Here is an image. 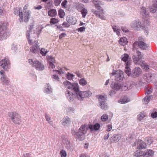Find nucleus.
Returning a JSON list of instances; mask_svg holds the SVG:
<instances>
[{
	"instance_id": "f257e3e1",
	"label": "nucleus",
	"mask_w": 157,
	"mask_h": 157,
	"mask_svg": "<svg viewBox=\"0 0 157 157\" xmlns=\"http://www.w3.org/2000/svg\"><path fill=\"white\" fill-rule=\"evenodd\" d=\"M86 130H89L90 132L93 133L98 130V123L94 124H85L82 125L79 129L76 131L73 128L71 129V132L73 136L76 137L80 140H82L84 139L85 134L86 132Z\"/></svg>"
},
{
	"instance_id": "f03ea898",
	"label": "nucleus",
	"mask_w": 157,
	"mask_h": 157,
	"mask_svg": "<svg viewBox=\"0 0 157 157\" xmlns=\"http://www.w3.org/2000/svg\"><path fill=\"white\" fill-rule=\"evenodd\" d=\"M75 94H73L68 90L65 92L66 95L67 97L69 98V101H73V99L76 97L80 100H82L84 98H87L90 97L92 94L91 92L89 90L85 91H80L79 89L77 90Z\"/></svg>"
},
{
	"instance_id": "7ed1b4c3",
	"label": "nucleus",
	"mask_w": 157,
	"mask_h": 157,
	"mask_svg": "<svg viewBox=\"0 0 157 157\" xmlns=\"http://www.w3.org/2000/svg\"><path fill=\"white\" fill-rule=\"evenodd\" d=\"M30 51L33 53L35 54L37 53L40 51V54L43 56H45L49 52V51L46 50L44 48H42L40 50L39 46L37 43H35L32 47L30 48Z\"/></svg>"
},
{
	"instance_id": "20e7f679",
	"label": "nucleus",
	"mask_w": 157,
	"mask_h": 157,
	"mask_svg": "<svg viewBox=\"0 0 157 157\" xmlns=\"http://www.w3.org/2000/svg\"><path fill=\"white\" fill-rule=\"evenodd\" d=\"M8 116L10 117L13 122L14 124H20L19 121L21 120V117L18 113L15 112H9Z\"/></svg>"
},
{
	"instance_id": "39448f33",
	"label": "nucleus",
	"mask_w": 157,
	"mask_h": 157,
	"mask_svg": "<svg viewBox=\"0 0 157 157\" xmlns=\"http://www.w3.org/2000/svg\"><path fill=\"white\" fill-rule=\"evenodd\" d=\"M133 51H135L136 49L137 50L138 47L144 50H146L148 48L147 44L140 40L135 42L133 44Z\"/></svg>"
},
{
	"instance_id": "423d86ee",
	"label": "nucleus",
	"mask_w": 157,
	"mask_h": 157,
	"mask_svg": "<svg viewBox=\"0 0 157 157\" xmlns=\"http://www.w3.org/2000/svg\"><path fill=\"white\" fill-rule=\"evenodd\" d=\"M63 84L64 85L66 86V87H67V89H72L75 92V94L77 91V90H79L78 85L77 82H74L71 83L70 82L66 81L63 82Z\"/></svg>"
},
{
	"instance_id": "0eeeda50",
	"label": "nucleus",
	"mask_w": 157,
	"mask_h": 157,
	"mask_svg": "<svg viewBox=\"0 0 157 157\" xmlns=\"http://www.w3.org/2000/svg\"><path fill=\"white\" fill-rule=\"evenodd\" d=\"M130 26L132 28L137 30H140L145 27L144 25L141 24L139 20L132 21L130 24Z\"/></svg>"
},
{
	"instance_id": "6e6552de",
	"label": "nucleus",
	"mask_w": 157,
	"mask_h": 157,
	"mask_svg": "<svg viewBox=\"0 0 157 157\" xmlns=\"http://www.w3.org/2000/svg\"><path fill=\"white\" fill-rule=\"evenodd\" d=\"M115 75L116 81L121 82L124 78L123 72L121 70L114 71L111 74V76Z\"/></svg>"
},
{
	"instance_id": "1a4fd4ad",
	"label": "nucleus",
	"mask_w": 157,
	"mask_h": 157,
	"mask_svg": "<svg viewBox=\"0 0 157 157\" xmlns=\"http://www.w3.org/2000/svg\"><path fill=\"white\" fill-rule=\"evenodd\" d=\"M7 24L6 22L1 21L0 22V40L5 38L6 33L5 30L7 28Z\"/></svg>"
},
{
	"instance_id": "9d476101",
	"label": "nucleus",
	"mask_w": 157,
	"mask_h": 157,
	"mask_svg": "<svg viewBox=\"0 0 157 157\" xmlns=\"http://www.w3.org/2000/svg\"><path fill=\"white\" fill-rule=\"evenodd\" d=\"M134 52H136V55H134L132 57L133 62L136 64H138V62L140 61L141 60L144 59V56L140 52L137 50H135V51H133Z\"/></svg>"
},
{
	"instance_id": "9b49d317",
	"label": "nucleus",
	"mask_w": 157,
	"mask_h": 157,
	"mask_svg": "<svg viewBox=\"0 0 157 157\" xmlns=\"http://www.w3.org/2000/svg\"><path fill=\"white\" fill-rule=\"evenodd\" d=\"M157 78V75L153 73H148L145 74L143 76L144 80L148 83H150L155 78Z\"/></svg>"
},
{
	"instance_id": "f8f14e48",
	"label": "nucleus",
	"mask_w": 157,
	"mask_h": 157,
	"mask_svg": "<svg viewBox=\"0 0 157 157\" xmlns=\"http://www.w3.org/2000/svg\"><path fill=\"white\" fill-rule=\"evenodd\" d=\"M137 145V147L139 149H145L146 147V144L142 140H136L133 144V146H136Z\"/></svg>"
},
{
	"instance_id": "ddd939ff",
	"label": "nucleus",
	"mask_w": 157,
	"mask_h": 157,
	"mask_svg": "<svg viewBox=\"0 0 157 157\" xmlns=\"http://www.w3.org/2000/svg\"><path fill=\"white\" fill-rule=\"evenodd\" d=\"M142 74V71L140 68L139 67H137L132 71L131 76L133 78H136L140 76Z\"/></svg>"
},
{
	"instance_id": "4468645a",
	"label": "nucleus",
	"mask_w": 157,
	"mask_h": 157,
	"mask_svg": "<svg viewBox=\"0 0 157 157\" xmlns=\"http://www.w3.org/2000/svg\"><path fill=\"white\" fill-rule=\"evenodd\" d=\"M10 61L6 59L2 60L0 61V66L6 71L10 68Z\"/></svg>"
},
{
	"instance_id": "2eb2a0df",
	"label": "nucleus",
	"mask_w": 157,
	"mask_h": 157,
	"mask_svg": "<svg viewBox=\"0 0 157 157\" xmlns=\"http://www.w3.org/2000/svg\"><path fill=\"white\" fill-rule=\"evenodd\" d=\"M14 12L15 15L19 16L20 17V22H23V16L22 9L20 7H16L14 9Z\"/></svg>"
},
{
	"instance_id": "dca6fc26",
	"label": "nucleus",
	"mask_w": 157,
	"mask_h": 157,
	"mask_svg": "<svg viewBox=\"0 0 157 157\" xmlns=\"http://www.w3.org/2000/svg\"><path fill=\"white\" fill-rule=\"evenodd\" d=\"M103 2L99 1V18L103 20H105V17L104 15L105 11L103 10L102 7L100 6V5H103Z\"/></svg>"
},
{
	"instance_id": "f3484780",
	"label": "nucleus",
	"mask_w": 157,
	"mask_h": 157,
	"mask_svg": "<svg viewBox=\"0 0 157 157\" xmlns=\"http://www.w3.org/2000/svg\"><path fill=\"white\" fill-rule=\"evenodd\" d=\"M122 60L125 62V65H130L131 61V58L126 53L122 55L121 57Z\"/></svg>"
},
{
	"instance_id": "a211bd4d",
	"label": "nucleus",
	"mask_w": 157,
	"mask_h": 157,
	"mask_svg": "<svg viewBox=\"0 0 157 157\" xmlns=\"http://www.w3.org/2000/svg\"><path fill=\"white\" fill-rule=\"evenodd\" d=\"M33 67L39 71H42L44 69V66L38 60H35L33 61Z\"/></svg>"
},
{
	"instance_id": "6ab92c4d",
	"label": "nucleus",
	"mask_w": 157,
	"mask_h": 157,
	"mask_svg": "<svg viewBox=\"0 0 157 157\" xmlns=\"http://www.w3.org/2000/svg\"><path fill=\"white\" fill-rule=\"evenodd\" d=\"M152 5L150 7V12L152 13H156L157 15V0H152Z\"/></svg>"
},
{
	"instance_id": "aec40b11",
	"label": "nucleus",
	"mask_w": 157,
	"mask_h": 157,
	"mask_svg": "<svg viewBox=\"0 0 157 157\" xmlns=\"http://www.w3.org/2000/svg\"><path fill=\"white\" fill-rule=\"evenodd\" d=\"M121 138V135L120 134H115L109 138V143L111 144L117 142Z\"/></svg>"
},
{
	"instance_id": "412c9836",
	"label": "nucleus",
	"mask_w": 157,
	"mask_h": 157,
	"mask_svg": "<svg viewBox=\"0 0 157 157\" xmlns=\"http://www.w3.org/2000/svg\"><path fill=\"white\" fill-rule=\"evenodd\" d=\"M65 141L64 144L65 145V147L66 149L71 151H73L74 147L73 145L71 144L70 141L67 139H64Z\"/></svg>"
},
{
	"instance_id": "4be33fe9",
	"label": "nucleus",
	"mask_w": 157,
	"mask_h": 157,
	"mask_svg": "<svg viewBox=\"0 0 157 157\" xmlns=\"http://www.w3.org/2000/svg\"><path fill=\"white\" fill-rule=\"evenodd\" d=\"M92 2L94 4V6L96 10L92 9L91 11L96 16L98 17V0H92Z\"/></svg>"
},
{
	"instance_id": "5701e85b",
	"label": "nucleus",
	"mask_w": 157,
	"mask_h": 157,
	"mask_svg": "<svg viewBox=\"0 0 157 157\" xmlns=\"http://www.w3.org/2000/svg\"><path fill=\"white\" fill-rule=\"evenodd\" d=\"M67 22L72 25H75L76 22V19L75 18L71 16H68L66 18Z\"/></svg>"
},
{
	"instance_id": "b1692460",
	"label": "nucleus",
	"mask_w": 157,
	"mask_h": 157,
	"mask_svg": "<svg viewBox=\"0 0 157 157\" xmlns=\"http://www.w3.org/2000/svg\"><path fill=\"white\" fill-rule=\"evenodd\" d=\"M110 86L113 90L117 91L119 90L121 87L120 83L113 82L111 84Z\"/></svg>"
},
{
	"instance_id": "393cba45",
	"label": "nucleus",
	"mask_w": 157,
	"mask_h": 157,
	"mask_svg": "<svg viewBox=\"0 0 157 157\" xmlns=\"http://www.w3.org/2000/svg\"><path fill=\"white\" fill-rule=\"evenodd\" d=\"M154 154V152L152 150L147 149L143 151V157H152Z\"/></svg>"
},
{
	"instance_id": "a878e982",
	"label": "nucleus",
	"mask_w": 157,
	"mask_h": 157,
	"mask_svg": "<svg viewBox=\"0 0 157 157\" xmlns=\"http://www.w3.org/2000/svg\"><path fill=\"white\" fill-rule=\"evenodd\" d=\"M140 14L141 15L145 17H149V15L148 11L146 10L145 7L143 6L141 8Z\"/></svg>"
},
{
	"instance_id": "bb28decb",
	"label": "nucleus",
	"mask_w": 157,
	"mask_h": 157,
	"mask_svg": "<svg viewBox=\"0 0 157 157\" xmlns=\"http://www.w3.org/2000/svg\"><path fill=\"white\" fill-rule=\"evenodd\" d=\"M107 98L106 94L99 95V101L100 104L106 102Z\"/></svg>"
},
{
	"instance_id": "cd10ccee",
	"label": "nucleus",
	"mask_w": 157,
	"mask_h": 157,
	"mask_svg": "<svg viewBox=\"0 0 157 157\" xmlns=\"http://www.w3.org/2000/svg\"><path fill=\"white\" fill-rule=\"evenodd\" d=\"M2 84L8 85L10 82L9 79L6 76H2L0 78Z\"/></svg>"
},
{
	"instance_id": "c85d7f7f",
	"label": "nucleus",
	"mask_w": 157,
	"mask_h": 157,
	"mask_svg": "<svg viewBox=\"0 0 157 157\" xmlns=\"http://www.w3.org/2000/svg\"><path fill=\"white\" fill-rule=\"evenodd\" d=\"M130 101V99L127 96H124L123 98L119 101V103L125 104Z\"/></svg>"
},
{
	"instance_id": "c756f323",
	"label": "nucleus",
	"mask_w": 157,
	"mask_h": 157,
	"mask_svg": "<svg viewBox=\"0 0 157 157\" xmlns=\"http://www.w3.org/2000/svg\"><path fill=\"white\" fill-rule=\"evenodd\" d=\"M63 120L62 124L64 126H67L71 123L70 119L67 116L64 117Z\"/></svg>"
},
{
	"instance_id": "7c9ffc66",
	"label": "nucleus",
	"mask_w": 157,
	"mask_h": 157,
	"mask_svg": "<svg viewBox=\"0 0 157 157\" xmlns=\"http://www.w3.org/2000/svg\"><path fill=\"white\" fill-rule=\"evenodd\" d=\"M119 43L121 45L124 46L128 43L127 39L125 37H122L119 40Z\"/></svg>"
},
{
	"instance_id": "2f4dec72",
	"label": "nucleus",
	"mask_w": 157,
	"mask_h": 157,
	"mask_svg": "<svg viewBox=\"0 0 157 157\" xmlns=\"http://www.w3.org/2000/svg\"><path fill=\"white\" fill-rule=\"evenodd\" d=\"M48 16L51 17H55L57 15V12L55 9H51L48 11Z\"/></svg>"
},
{
	"instance_id": "473e14b6",
	"label": "nucleus",
	"mask_w": 157,
	"mask_h": 157,
	"mask_svg": "<svg viewBox=\"0 0 157 157\" xmlns=\"http://www.w3.org/2000/svg\"><path fill=\"white\" fill-rule=\"evenodd\" d=\"M134 156L136 157H139L143 156V151L140 150H137L134 153Z\"/></svg>"
},
{
	"instance_id": "72a5a7b5",
	"label": "nucleus",
	"mask_w": 157,
	"mask_h": 157,
	"mask_svg": "<svg viewBox=\"0 0 157 157\" xmlns=\"http://www.w3.org/2000/svg\"><path fill=\"white\" fill-rule=\"evenodd\" d=\"M73 4L74 6L77 10L82 9L84 7L83 4L77 2H74Z\"/></svg>"
},
{
	"instance_id": "f704fd0d",
	"label": "nucleus",
	"mask_w": 157,
	"mask_h": 157,
	"mask_svg": "<svg viewBox=\"0 0 157 157\" xmlns=\"http://www.w3.org/2000/svg\"><path fill=\"white\" fill-rule=\"evenodd\" d=\"M152 96H147L143 99V102L144 104L146 105L150 101Z\"/></svg>"
},
{
	"instance_id": "c9c22d12",
	"label": "nucleus",
	"mask_w": 157,
	"mask_h": 157,
	"mask_svg": "<svg viewBox=\"0 0 157 157\" xmlns=\"http://www.w3.org/2000/svg\"><path fill=\"white\" fill-rule=\"evenodd\" d=\"M30 18V11H28L25 13L24 17V22H27L29 21V19Z\"/></svg>"
},
{
	"instance_id": "e433bc0d",
	"label": "nucleus",
	"mask_w": 157,
	"mask_h": 157,
	"mask_svg": "<svg viewBox=\"0 0 157 157\" xmlns=\"http://www.w3.org/2000/svg\"><path fill=\"white\" fill-rule=\"evenodd\" d=\"M112 28L114 32L116 33L117 35H119L120 33V31H121V29L118 26H113Z\"/></svg>"
},
{
	"instance_id": "4c0bfd02",
	"label": "nucleus",
	"mask_w": 157,
	"mask_h": 157,
	"mask_svg": "<svg viewBox=\"0 0 157 157\" xmlns=\"http://www.w3.org/2000/svg\"><path fill=\"white\" fill-rule=\"evenodd\" d=\"M130 65H125V72L128 75V76H131V69L129 67Z\"/></svg>"
},
{
	"instance_id": "58836bf2",
	"label": "nucleus",
	"mask_w": 157,
	"mask_h": 157,
	"mask_svg": "<svg viewBox=\"0 0 157 157\" xmlns=\"http://www.w3.org/2000/svg\"><path fill=\"white\" fill-rule=\"evenodd\" d=\"M47 88L44 90V92L46 94H50L52 92V89L49 83L47 84Z\"/></svg>"
},
{
	"instance_id": "ea45409f",
	"label": "nucleus",
	"mask_w": 157,
	"mask_h": 157,
	"mask_svg": "<svg viewBox=\"0 0 157 157\" xmlns=\"http://www.w3.org/2000/svg\"><path fill=\"white\" fill-rule=\"evenodd\" d=\"M99 105L101 108L103 110H106L108 109V106L106 102L100 104Z\"/></svg>"
},
{
	"instance_id": "a19ab883",
	"label": "nucleus",
	"mask_w": 157,
	"mask_h": 157,
	"mask_svg": "<svg viewBox=\"0 0 157 157\" xmlns=\"http://www.w3.org/2000/svg\"><path fill=\"white\" fill-rule=\"evenodd\" d=\"M65 15L64 11L61 9L58 10V15L60 18H63Z\"/></svg>"
},
{
	"instance_id": "79ce46f5",
	"label": "nucleus",
	"mask_w": 157,
	"mask_h": 157,
	"mask_svg": "<svg viewBox=\"0 0 157 157\" xmlns=\"http://www.w3.org/2000/svg\"><path fill=\"white\" fill-rule=\"evenodd\" d=\"M135 84L134 82L132 81L128 82L127 84L128 90L132 89L135 86Z\"/></svg>"
},
{
	"instance_id": "37998d69",
	"label": "nucleus",
	"mask_w": 157,
	"mask_h": 157,
	"mask_svg": "<svg viewBox=\"0 0 157 157\" xmlns=\"http://www.w3.org/2000/svg\"><path fill=\"white\" fill-rule=\"evenodd\" d=\"M59 21V20L55 18H52L50 19V22L52 25H55L58 23Z\"/></svg>"
},
{
	"instance_id": "c03bdc74",
	"label": "nucleus",
	"mask_w": 157,
	"mask_h": 157,
	"mask_svg": "<svg viewBox=\"0 0 157 157\" xmlns=\"http://www.w3.org/2000/svg\"><path fill=\"white\" fill-rule=\"evenodd\" d=\"M81 12L82 15V17L85 18L87 13V10L86 9L83 8L81 10Z\"/></svg>"
},
{
	"instance_id": "a18cd8bd",
	"label": "nucleus",
	"mask_w": 157,
	"mask_h": 157,
	"mask_svg": "<svg viewBox=\"0 0 157 157\" xmlns=\"http://www.w3.org/2000/svg\"><path fill=\"white\" fill-rule=\"evenodd\" d=\"M74 76V75L71 74L69 72H68L66 74V78L69 80L73 79Z\"/></svg>"
},
{
	"instance_id": "49530a36",
	"label": "nucleus",
	"mask_w": 157,
	"mask_h": 157,
	"mask_svg": "<svg viewBox=\"0 0 157 157\" xmlns=\"http://www.w3.org/2000/svg\"><path fill=\"white\" fill-rule=\"evenodd\" d=\"M79 83L82 86H85L87 83V81L85 80L84 78H81L79 81Z\"/></svg>"
},
{
	"instance_id": "de8ad7c7",
	"label": "nucleus",
	"mask_w": 157,
	"mask_h": 157,
	"mask_svg": "<svg viewBox=\"0 0 157 157\" xmlns=\"http://www.w3.org/2000/svg\"><path fill=\"white\" fill-rule=\"evenodd\" d=\"M45 118L46 121L48 122V123L52 125L53 124V122L52 121H51V119L50 116L47 114H46Z\"/></svg>"
},
{
	"instance_id": "09e8293b",
	"label": "nucleus",
	"mask_w": 157,
	"mask_h": 157,
	"mask_svg": "<svg viewBox=\"0 0 157 157\" xmlns=\"http://www.w3.org/2000/svg\"><path fill=\"white\" fill-rule=\"evenodd\" d=\"M48 57L49 63H55V60L54 57L52 56H48Z\"/></svg>"
},
{
	"instance_id": "8fccbe9b",
	"label": "nucleus",
	"mask_w": 157,
	"mask_h": 157,
	"mask_svg": "<svg viewBox=\"0 0 157 157\" xmlns=\"http://www.w3.org/2000/svg\"><path fill=\"white\" fill-rule=\"evenodd\" d=\"M108 117V115L106 114H103L101 117V119L103 121H106Z\"/></svg>"
},
{
	"instance_id": "3c124183",
	"label": "nucleus",
	"mask_w": 157,
	"mask_h": 157,
	"mask_svg": "<svg viewBox=\"0 0 157 157\" xmlns=\"http://www.w3.org/2000/svg\"><path fill=\"white\" fill-rule=\"evenodd\" d=\"M60 154L61 157H66L67 153L66 151L63 149L60 151Z\"/></svg>"
},
{
	"instance_id": "603ef678",
	"label": "nucleus",
	"mask_w": 157,
	"mask_h": 157,
	"mask_svg": "<svg viewBox=\"0 0 157 157\" xmlns=\"http://www.w3.org/2000/svg\"><path fill=\"white\" fill-rule=\"evenodd\" d=\"M145 113L144 112H141L138 116V119L140 120H141L145 117Z\"/></svg>"
},
{
	"instance_id": "864d4df0",
	"label": "nucleus",
	"mask_w": 157,
	"mask_h": 157,
	"mask_svg": "<svg viewBox=\"0 0 157 157\" xmlns=\"http://www.w3.org/2000/svg\"><path fill=\"white\" fill-rule=\"evenodd\" d=\"M67 4V0H64L61 3V6L62 8L63 9H66Z\"/></svg>"
},
{
	"instance_id": "5fc2aeb1",
	"label": "nucleus",
	"mask_w": 157,
	"mask_h": 157,
	"mask_svg": "<svg viewBox=\"0 0 157 157\" xmlns=\"http://www.w3.org/2000/svg\"><path fill=\"white\" fill-rule=\"evenodd\" d=\"M141 66L145 69L146 70H147L149 69V66L146 63H142L141 64Z\"/></svg>"
},
{
	"instance_id": "6e6d98bb",
	"label": "nucleus",
	"mask_w": 157,
	"mask_h": 157,
	"mask_svg": "<svg viewBox=\"0 0 157 157\" xmlns=\"http://www.w3.org/2000/svg\"><path fill=\"white\" fill-rule=\"evenodd\" d=\"M62 0H54V2L55 3V6H58Z\"/></svg>"
},
{
	"instance_id": "4d7b16f0",
	"label": "nucleus",
	"mask_w": 157,
	"mask_h": 157,
	"mask_svg": "<svg viewBox=\"0 0 157 157\" xmlns=\"http://www.w3.org/2000/svg\"><path fill=\"white\" fill-rule=\"evenodd\" d=\"M106 128V131L108 132H109L112 130V126L110 124H109L107 125Z\"/></svg>"
},
{
	"instance_id": "13d9d810",
	"label": "nucleus",
	"mask_w": 157,
	"mask_h": 157,
	"mask_svg": "<svg viewBox=\"0 0 157 157\" xmlns=\"http://www.w3.org/2000/svg\"><path fill=\"white\" fill-rule=\"evenodd\" d=\"M86 29V28L84 26H82L79 28H78L77 29V30L78 32H82L83 31L85 30V29Z\"/></svg>"
},
{
	"instance_id": "bf43d9fd",
	"label": "nucleus",
	"mask_w": 157,
	"mask_h": 157,
	"mask_svg": "<svg viewBox=\"0 0 157 157\" xmlns=\"http://www.w3.org/2000/svg\"><path fill=\"white\" fill-rule=\"evenodd\" d=\"M32 32V31H30L29 30H27L26 32V37L27 39H29V38H30V33Z\"/></svg>"
},
{
	"instance_id": "052dcab7",
	"label": "nucleus",
	"mask_w": 157,
	"mask_h": 157,
	"mask_svg": "<svg viewBox=\"0 0 157 157\" xmlns=\"http://www.w3.org/2000/svg\"><path fill=\"white\" fill-rule=\"evenodd\" d=\"M53 71L54 72H58L59 74H61L62 73H63V72L62 71V69L61 68L58 70H53Z\"/></svg>"
},
{
	"instance_id": "680f3d73",
	"label": "nucleus",
	"mask_w": 157,
	"mask_h": 157,
	"mask_svg": "<svg viewBox=\"0 0 157 157\" xmlns=\"http://www.w3.org/2000/svg\"><path fill=\"white\" fill-rule=\"evenodd\" d=\"M151 116L153 118L157 117V112L155 111L154 112L152 113L151 114Z\"/></svg>"
},
{
	"instance_id": "e2e57ef3",
	"label": "nucleus",
	"mask_w": 157,
	"mask_h": 157,
	"mask_svg": "<svg viewBox=\"0 0 157 157\" xmlns=\"http://www.w3.org/2000/svg\"><path fill=\"white\" fill-rule=\"evenodd\" d=\"M34 25L33 23H32L29 26V30L32 31V29L33 28Z\"/></svg>"
},
{
	"instance_id": "0e129e2a",
	"label": "nucleus",
	"mask_w": 157,
	"mask_h": 157,
	"mask_svg": "<svg viewBox=\"0 0 157 157\" xmlns=\"http://www.w3.org/2000/svg\"><path fill=\"white\" fill-rule=\"evenodd\" d=\"M52 78L57 81H59V79L58 76L56 75H53L52 76Z\"/></svg>"
},
{
	"instance_id": "69168bd1",
	"label": "nucleus",
	"mask_w": 157,
	"mask_h": 157,
	"mask_svg": "<svg viewBox=\"0 0 157 157\" xmlns=\"http://www.w3.org/2000/svg\"><path fill=\"white\" fill-rule=\"evenodd\" d=\"M67 36V35H66V33H62L59 36V39L60 40H61L63 38V37H65V36Z\"/></svg>"
},
{
	"instance_id": "338daca9",
	"label": "nucleus",
	"mask_w": 157,
	"mask_h": 157,
	"mask_svg": "<svg viewBox=\"0 0 157 157\" xmlns=\"http://www.w3.org/2000/svg\"><path fill=\"white\" fill-rule=\"evenodd\" d=\"M75 73L78 77L81 78L82 77V75L80 73L79 71H76Z\"/></svg>"
},
{
	"instance_id": "774afa93",
	"label": "nucleus",
	"mask_w": 157,
	"mask_h": 157,
	"mask_svg": "<svg viewBox=\"0 0 157 157\" xmlns=\"http://www.w3.org/2000/svg\"><path fill=\"white\" fill-rule=\"evenodd\" d=\"M147 141L148 142L147 144L149 145L151 144L153 142V140L151 138H147Z\"/></svg>"
}]
</instances>
